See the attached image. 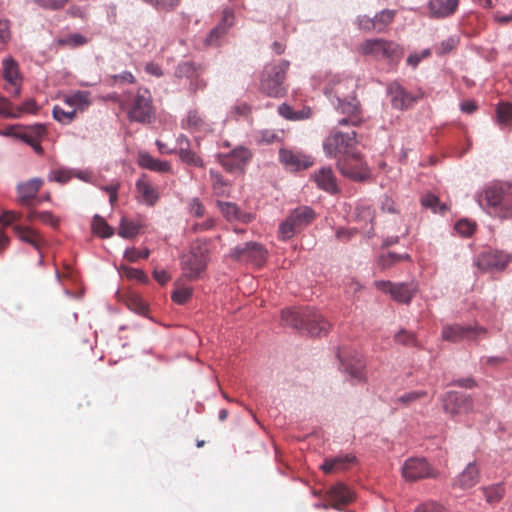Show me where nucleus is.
Wrapping results in <instances>:
<instances>
[{
	"mask_svg": "<svg viewBox=\"0 0 512 512\" xmlns=\"http://www.w3.org/2000/svg\"><path fill=\"white\" fill-rule=\"evenodd\" d=\"M477 201L492 217L500 220L512 218V183L494 182L487 185Z\"/></svg>",
	"mask_w": 512,
	"mask_h": 512,
	"instance_id": "f257e3e1",
	"label": "nucleus"
},
{
	"mask_svg": "<svg viewBox=\"0 0 512 512\" xmlns=\"http://www.w3.org/2000/svg\"><path fill=\"white\" fill-rule=\"evenodd\" d=\"M283 325L305 330L312 336L327 334L331 325L313 308H293L282 311Z\"/></svg>",
	"mask_w": 512,
	"mask_h": 512,
	"instance_id": "f03ea898",
	"label": "nucleus"
},
{
	"mask_svg": "<svg viewBox=\"0 0 512 512\" xmlns=\"http://www.w3.org/2000/svg\"><path fill=\"white\" fill-rule=\"evenodd\" d=\"M117 101L130 121L145 124L151 123L155 118L152 96L148 89L139 88L135 94H128Z\"/></svg>",
	"mask_w": 512,
	"mask_h": 512,
	"instance_id": "7ed1b4c3",
	"label": "nucleus"
},
{
	"mask_svg": "<svg viewBox=\"0 0 512 512\" xmlns=\"http://www.w3.org/2000/svg\"><path fill=\"white\" fill-rule=\"evenodd\" d=\"M357 134L355 131L342 132L333 129L323 141V150L330 158H345L357 151Z\"/></svg>",
	"mask_w": 512,
	"mask_h": 512,
	"instance_id": "20e7f679",
	"label": "nucleus"
},
{
	"mask_svg": "<svg viewBox=\"0 0 512 512\" xmlns=\"http://www.w3.org/2000/svg\"><path fill=\"white\" fill-rule=\"evenodd\" d=\"M289 62L281 60L279 63L265 67L261 77L260 89L270 97H281L285 94L284 80Z\"/></svg>",
	"mask_w": 512,
	"mask_h": 512,
	"instance_id": "39448f33",
	"label": "nucleus"
},
{
	"mask_svg": "<svg viewBox=\"0 0 512 512\" xmlns=\"http://www.w3.org/2000/svg\"><path fill=\"white\" fill-rule=\"evenodd\" d=\"M314 218L315 213L311 208L307 206L296 208L279 225L278 237L283 241L291 239L296 233L308 226Z\"/></svg>",
	"mask_w": 512,
	"mask_h": 512,
	"instance_id": "423d86ee",
	"label": "nucleus"
},
{
	"mask_svg": "<svg viewBox=\"0 0 512 512\" xmlns=\"http://www.w3.org/2000/svg\"><path fill=\"white\" fill-rule=\"evenodd\" d=\"M209 249L206 243H193L190 251L182 256L181 264L186 277L196 279L204 271L208 262Z\"/></svg>",
	"mask_w": 512,
	"mask_h": 512,
	"instance_id": "0eeeda50",
	"label": "nucleus"
},
{
	"mask_svg": "<svg viewBox=\"0 0 512 512\" xmlns=\"http://www.w3.org/2000/svg\"><path fill=\"white\" fill-rule=\"evenodd\" d=\"M358 51L376 59H399L403 54L398 44L385 39H367L360 44Z\"/></svg>",
	"mask_w": 512,
	"mask_h": 512,
	"instance_id": "6e6552de",
	"label": "nucleus"
},
{
	"mask_svg": "<svg viewBox=\"0 0 512 512\" xmlns=\"http://www.w3.org/2000/svg\"><path fill=\"white\" fill-rule=\"evenodd\" d=\"M336 166L344 177L353 181H364L370 177V169L358 150L339 159Z\"/></svg>",
	"mask_w": 512,
	"mask_h": 512,
	"instance_id": "1a4fd4ad",
	"label": "nucleus"
},
{
	"mask_svg": "<svg viewBox=\"0 0 512 512\" xmlns=\"http://www.w3.org/2000/svg\"><path fill=\"white\" fill-rule=\"evenodd\" d=\"M267 250L257 242H247L231 249L230 257L236 261L261 267L267 260Z\"/></svg>",
	"mask_w": 512,
	"mask_h": 512,
	"instance_id": "9d476101",
	"label": "nucleus"
},
{
	"mask_svg": "<svg viewBox=\"0 0 512 512\" xmlns=\"http://www.w3.org/2000/svg\"><path fill=\"white\" fill-rule=\"evenodd\" d=\"M336 110L346 115L338 121L341 126H359L364 122L362 107L355 94L343 100L337 99Z\"/></svg>",
	"mask_w": 512,
	"mask_h": 512,
	"instance_id": "9b49d317",
	"label": "nucleus"
},
{
	"mask_svg": "<svg viewBox=\"0 0 512 512\" xmlns=\"http://www.w3.org/2000/svg\"><path fill=\"white\" fill-rule=\"evenodd\" d=\"M487 333L482 327L463 326L459 324H447L443 326L442 338L449 342H459L462 340L476 341Z\"/></svg>",
	"mask_w": 512,
	"mask_h": 512,
	"instance_id": "f8f14e48",
	"label": "nucleus"
},
{
	"mask_svg": "<svg viewBox=\"0 0 512 512\" xmlns=\"http://www.w3.org/2000/svg\"><path fill=\"white\" fill-rule=\"evenodd\" d=\"M2 77L5 80L4 89L13 97H19L22 89L23 77L18 63L11 57L2 62Z\"/></svg>",
	"mask_w": 512,
	"mask_h": 512,
	"instance_id": "ddd939ff",
	"label": "nucleus"
},
{
	"mask_svg": "<svg viewBox=\"0 0 512 512\" xmlns=\"http://www.w3.org/2000/svg\"><path fill=\"white\" fill-rule=\"evenodd\" d=\"M251 156L252 154L247 148L239 146L229 153L219 154L218 159L226 171L233 172L243 170L244 166L250 161Z\"/></svg>",
	"mask_w": 512,
	"mask_h": 512,
	"instance_id": "4468645a",
	"label": "nucleus"
},
{
	"mask_svg": "<svg viewBox=\"0 0 512 512\" xmlns=\"http://www.w3.org/2000/svg\"><path fill=\"white\" fill-rule=\"evenodd\" d=\"M511 261V256L499 250H486L479 254L477 258V266L483 271H490L493 269H504Z\"/></svg>",
	"mask_w": 512,
	"mask_h": 512,
	"instance_id": "2eb2a0df",
	"label": "nucleus"
},
{
	"mask_svg": "<svg viewBox=\"0 0 512 512\" xmlns=\"http://www.w3.org/2000/svg\"><path fill=\"white\" fill-rule=\"evenodd\" d=\"M442 401L444 411L452 416L467 413L473 406L469 395L453 391L448 392Z\"/></svg>",
	"mask_w": 512,
	"mask_h": 512,
	"instance_id": "dca6fc26",
	"label": "nucleus"
},
{
	"mask_svg": "<svg viewBox=\"0 0 512 512\" xmlns=\"http://www.w3.org/2000/svg\"><path fill=\"white\" fill-rule=\"evenodd\" d=\"M402 475L408 481H416L426 477H434L432 469L425 459L410 458L402 467Z\"/></svg>",
	"mask_w": 512,
	"mask_h": 512,
	"instance_id": "f3484780",
	"label": "nucleus"
},
{
	"mask_svg": "<svg viewBox=\"0 0 512 512\" xmlns=\"http://www.w3.org/2000/svg\"><path fill=\"white\" fill-rule=\"evenodd\" d=\"M356 88L357 84L353 78L334 76L330 79L325 93L343 100L349 95H354Z\"/></svg>",
	"mask_w": 512,
	"mask_h": 512,
	"instance_id": "a211bd4d",
	"label": "nucleus"
},
{
	"mask_svg": "<svg viewBox=\"0 0 512 512\" xmlns=\"http://www.w3.org/2000/svg\"><path fill=\"white\" fill-rule=\"evenodd\" d=\"M43 184L42 178H32L18 183L16 186L17 202L23 206L30 207Z\"/></svg>",
	"mask_w": 512,
	"mask_h": 512,
	"instance_id": "6ab92c4d",
	"label": "nucleus"
},
{
	"mask_svg": "<svg viewBox=\"0 0 512 512\" xmlns=\"http://www.w3.org/2000/svg\"><path fill=\"white\" fill-rule=\"evenodd\" d=\"M375 287L385 293H389L391 297L400 303H409L413 296V290L408 284H394L390 281H375Z\"/></svg>",
	"mask_w": 512,
	"mask_h": 512,
	"instance_id": "aec40b11",
	"label": "nucleus"
},
{
	"mask_svg": "<svg viewBox=\"0 0 512 512\" xmlns=\"http://www.w3.org/2000/svg\"><path fill=\"white\" fill-rule=\"evenodd\" d=\"M279 159L282 164L292 171L306 169L313 164L310 156L289 149H281L279 151Z\"/></svg>",
	"mask_w": 512,
	"mask_h": 512,
	"instance_id": "412c9836",
	"label": "nucleus"
},
{
	"mask_svg": "<svg viewBox=\"0 0 512 512\" xmlns=\"http://www.w3.org/2000/svg\"><path fill=\"white\" fill-rule=\"evenodd\" d=\"M327 498L329 504H323V508L328 509V507L331 506L332 508L339 510L342 506L353 501L354 494L346 485L338 483L330 488Z\"/></svg>",
	"mask_w": 512,
	"mask_h": 512,
	"instance_id": "4be33fe9",
	"label": "nucleus"
},
{
	"mask_svg": "<svg viewBox=\"0 0 512 512\" xmlns=\"http://www.w3.org/2000/svg\"><path fill=\"white\" fill-rule=\"evenodd\" d=\"M338 358L344 371L348 373L353 379L359 382H364L366 380L365 364L359 355L353 356L351 359H347L344 352L340 351L338 353Z\"/></svg>",
	"mask_w": 512,
	"mask_h": 512,
	"instance_id": "5701e85b",
	"label": "nucleus"
},
{
	"mask_svg": "<svg viewBox=\"0 0 512 512\" xmlns=\"http://www.w3.org/2000/svg\"><path fill=\"white\" fill-rule=\"evenodd\" d=\"M233 20V12L229 9L224 10L220 23L210 31L205 40V44L208 46L219 45L220 39L226 35L230 27L233 25Z\"/></svg>",
	"mask_w": 512,
	"mask_h": 512,
	"instance_id": "b1692460",
	"label": "nucleus"
},
{
	"mask_svg": "<svg viewBox=\"0 0 512 512\" xmlns=\"http://www.w3.org/2000/svg\"><path fill=\"white\" fill-rule=\"evenodd\" d=\"M389 93L391 95L393 107L400 110L410 108L416 101L415 97H413L410 93H408L402 86H400L397 83L390 85Z\"/></svg>",
	"mask_w": 512,
	"mask_h": 512,
	"instance_id": "393cba45",
	"label": "nucleus"
},
{
	"mask_svg": "<svg viewBox=\"0 0 512 512\" xmlns=\"http://www.w3.org/2000/svg\"><path fill=\"white\" fill-rule=\"evenodd\" d=\"M355 461L356 457L354 455H339L334 458L325 459L321 469L326 474L341 472L347 470Z\"/></svg>",
	"mask_w": 512,
	"mask_h": 512,
	"instance_id": "a878e982",
	"label": "nucleus"
},
{
	"mask_svg": "<svg viewBox=\"0 0 512 512\" xmlns=\"http://www.w3.org/2000/svg\"><path fill=\"white\" fill-rule=\"evenodd\" d=\"M480 480L479 469L475 463H469L457 476L454 486L462 490L474 487Z\"/></svg>",
	"mask_w": 512,
	"mask_h": 512,
	"instance_id": "bb28decb",
	"label": "nucleus"
},
{
	"mask_svg": "<svg viewBox=\"0 0 512 512\" xmlns=\"http://www.w3.org/2000/svg\"><path fill=\"white\" fill-rule=\"evenodd\" d=\"M136 191L142 201L149 206H153L159 198L157 189L150 183L145 175H142L137 180Z\"/></svg>",
	"mask_w": 512,
	"mask_h": 512,
	"instance_id": "cd10ccee",
	"label": "nucleus"
},
{
	"mask_svg": "<svg viewBox=\"0 0 512 512\" xmlns=\"http://www.w3.org/2000/svg\"><path fill=\"white\" fill-rule=\"evenodd\" d=\"M313 179L320 189L331 194L338 192L336 178L331 168H321L314 173Z\"/></svg>",
	"mask_w": 512,
	"mask_h": 512,
	"instance_id": "c85d7f7f",
	"label": "nucleus"
},
{
	"mask_svg": "<svg viewBox=\"0 0 512 512\" xmlns=\"http://www.w3.org/2000/svg\"><path fill=\"white\" fill-rule=\"evenodd\" d=\"M13 231L19 237L21 241H24L36 250L40 251L45 241L42 236L34 229L30 227H23L21 225H15Z\"/></svg>",
	"mask_w": 512,
	"mask_h": 512,
	"instance_id": "c756f323",
	"label": "nucleus"
},
{
	"mask_svg": "<svg viewBox=\"0 0 512 512\" xmlns=\"http://www.w3.org/2000/svg\"><path fill=\"white\" fill-rule=\"evenodd\" d=\"M459 5V0H430L429 9L434 17L442 18L452 15Z\"/></svg>",
	"mask_w": 512,
	"mask_h": 512,
	"instance_id": "7c9ffc66",
	"label": "nucleus"
},
{
	"mask_svg": "<svg viewBox=\"0 0 512 512\" xmlns=\"http://www.w3.org/2000/svg\"><path fill=\"white\" fill-rule=\"evenodd\" d=\"M179 144V157L186 164L193 165L196 167H203L202 159L192 150H190V142L185 136L178 138Z\"/></svg>",
	"mask_w": 512,
	"mask_h": 512,
	"instance_id": "2f4dec72",
	"label": "nucleus"
},
{
	"mask_svg": "<svg viewBox=\"0 0 512 512\" xmlns=\"http://www.w3.org/2000/svg\"><path fill=\"white\" fill-rule=\"evenodd\" d=\"M217 206L219 207L222 215L228 221L240 220L246 223L251 220V215L241 212L238 206L234 203L218 201Z\"/></svg>",
	"mask_w": 512,
	"mask_h": 512,
	"instance_id": "473e14b6",
	"label": "nucleus"
},
{
	"mask_svg": "<svg viewBox=\"0 0 512 512\" xmlns=\"http://www.w3.org/2000/svg\"><path fill=\"white\" fill-rule=\"evenodd\" d=\"M90 96L91 94L88 91H75L64 95L62 99L65 104L75 110H85L91 104Z\"/></svg>",
	"mask_w": 512,
	"mask_h": 512,
	"instance_id": "72a5a7b5",
	"label": "nucleus"
},
{
	"mask_svg": "<svg viewBox=\"0 0 512 512\" xmlns=\"http://www.w3.org/2000/svg\"><path fill=\"white\" fill-rule=\"evenodd\" d=\"M181 125L182 128L191 132L206 131L209 128L208 123L197 110H190Z\"/></svg>",
	"mask_w": 512,
	"mask_h": 512,
	"instance_id": "f704fd0d",
	"label": "nucleus"
},
{
	"mask_svg": "<svg viewBox=\"0 0 512 512\" xmlns=\"http://www.w3.org/2000/svg\"><path fill=\"white\" fill-rule=\"evenodd\" d=\"M138 163L141 167L155 172L166 173L171 170V165L168 161L156 159L148 153L140 154Z\"/></svg>",
	"mask_w": 512,
	"mask_h": 512,
	"instance_id": "c9c22d12",
	"label": "nucleus"
},
{
	"mask_svg": "<svg viewBox=\"0 0 512 512\" xmlns=\"http://www.w3.org/2000/svg\"><path fill=\"white\" fill-rule=\"evenodd\" d=\"M356 219L360 224L359 228L365 234L373 231L374 211L369 206H361L356 209Z\"/></svg>",
	"mask_w": 512,
	"mask_h": 512,
	"instance_id": "e433bc0d",
	"label": "nucleus"
},
{
	"mask_svg": "<svg viewBox=\"0 0 512 512\" xmlns=\"http://www.w3.org/2000/svg\"><path fill=\"white\" fill-rule=\"evenodd\" d=\"M143 227L140 221H133L126 217H122L118 230V235L125 239L137 236Z\"/></svg>",
	"mask_w": 512,
	"mask_h": 512,
	"instance_id": "4c0bfd02",
	"label": "nucleus"
},
{
	"mask_svg": "<svg viewBox=\"0 0 512 512\" xmlns=\"http://www.w3.org/2000/svg\"><path fill=\"white\" fill-rule=\"evenodd\" d=\"M47 130L44 125L36 124L30 127L23 129L18 137L22 139L27 144H32L37 140H41V138L46 134Z\"/></svg>",
	"mask_w": 512,
	"mask_h": 512,
	"instance_id": "58836bf2",
	"label": "nucleus"
},
{
	"mask_svg": "<svg viewBox=\"0 0 512 512\" xmlns=\"http://www.w3.org/2000/svg\"><path fill=\"white\" fill-rule=\"evenodd\" d=\"M87 43L88 39L85 36L78 33L69 34L56 40V45L58 47L76 48L79 46H83Z\"/></svg>",
	"mask_w": 512,
	"mask_h": 512,
	"instance_id": "ea45409f",
	"label": "nucleus"
},
{
	"mask_svg": "<svg viewBox=\"0 0 512 512\" xmlns=\"http://www.w3.org/2000/svg\"><path fill=\"white\" fill-rule=\"evenodd\" d=\"M92 230L102 238H108L113 235V228L100 216L95 215L92 221Z\"/></svg>",
	"mask_w": 512,
	"mask_h": 512,
	"instance_id": "a19ab883",
	"label": "nucleus"
},
{
	"mask_svg": "<svg viewBox=\"0 0 512 512\" xmlns=\"http://www.w3.org/2000/svg\"><path fill=\"white\" fill-rule=\"evenodd\" d=\"M177 77L192 79L201 76V69L191 62L180 63L175 71Z\"/></svg>",
	"mask_w": 512,
	"mask_h": 512,
	"instance_id": "79ce46f5",
	"label": "nucleus"
},
{
	"mask_svg": "<svg viewBox=\"0 0 512 512\" xmlns=\"http://www.w3.org/2000/svg\"><path fill=\"white\" fill-rule=\"evenodd\" d=\"M279 114L288 119V120H299L308 118L311 114L310 109L302 110V111H294L289 105L287 104H281L278 107Z\"/></svg>",
	"mask_w": 512,
	"mask_h": 512,
	"instance_id": "37998d69",
	"label": "nucleus"
},
{
	"mask_svg": "<svg viewBox=\"0 0 512 512\" xmlns=\"http://www.w3.org/2000/svg\"><path fill=\"white\" fill-rule=\"evenodd\" d=\"M127 306L131 311L140 315H145L148 312V304L141 296L136 294L128 297Z\"/></svg>",
	"mask_w": 512,
	"mask_h": 512,
	"instance_id": "c03bdc74",
	"label": "nucleus"
},
{
	"mask_svg": "<svg viewBox=\"0 0 512 512\" xmlns=\"http://www.w3.org/2000/svg\"><path fill=\"white\" fill-rule=\"evenodd\" d=\"M486 501L490 504L499 502L505 493L504 486L502 484L492 485L483 489Z\"/></svg>",
	"mask_w": 512,
	"mask_h": 512,
	"instance_id": "a18cd8bd",
	"label": "nucleus"
},
{
	"mask_svg": "<svg viewBox=\"0 0 512 512\" xmlns=\"http://www.w3.org/2000/svg\"><path fill=\"white\" fill-rule=\"evenodd\" d=\"M512 120V103H501L497 107V122L501 126H508Z\"/></svg>",
	"mask_w": 512,
	"mask_h": 512,
	"instance_id": "49530a36",
	"label": "nucleus"
},
{
	"mask_svg": "<svg viewBox=\"0 0 512 512\" xmlns=\"http://www.w3.org/2000/svg\"><path fill=\"white\" fill-rule=\"evenodd\" d=\"M396 11L395 10H382L380 13L375 15V23L377 24V31H384L385 28L392 23L394 20Z\"/></svg>",
	"mask_w": 512,
	"mask_h": 512,
	"instance_id": "de8ad7c7",
	"label": "nucleus"
},
{
	"mask_svg": "<svg viewBox=\"0 0 512 512\" xmlns=\"http://www.w3.org/2000/svg\"><path fill=\"white\" fill-rule=\"evenodd\" d=\"M458 44L459 38L457 36L448 37L435 46V52L439 56L448 54L453 51Z\"/></svg>",
	"mask_w": 512,
	"mask_h": 512,
	"instance_id": "09e8293b",
	"label": "nucleus"
},
{
	"mask_svg": "<svg viewBox=\"0 0 512 512\" xmlns=\"http://www.w3.org/2000/svg\"><path fill=\"white\" fill-rule=\"evenodd\" d=\"M53 118L62 123V124H69L71 123L75 117H76V110L72 109L69 111H65L60 106L55 105L52 110Z\"/></svg>",
	"mask_w": 512,
	"mask_h": 512,
	"instance_id": "8fccbe9b",
	"label": "nucleus"
},
{
	"mask_svg": "<svg viewBox=\"0 0 512 512\" xmlns=\"http://www.w3.org/2000/svg\"><path fill=\"white\" fill-rule=\"evenodd\" d=\"M427 397V392L424 390L419 391H410L407 392L397 398V402L404 406H409L410 404L421 400L422 398Z\"/></svg>",
	"mask_w": 512,
	"mask_h": 512,
	"instance_id": "3c124183",
	"label": "nucleus"
},
{
	"mask_svg": "<svg viewBox=\"0 0 512 512\" xmlns=\"http://www.w3.org/2000/svg\"><path fill=\"white\" fill-rule=\"evenodd\" d=\"M421 203L424 207L431 208L434 212H441L447 210V207L445 204L440 205L439 198L433 194H427L422 197Z\"/></svg>",
	"mask_w": 512,
	"mask_h": 512,
	"instance_id": "603ef678",
	"label": "nucleus"
},
{
	"mask_svg": "<svg viewBox=\"0 0 512 512\" xmlns=\"http://www.w3.org/2000/svg\"><path fill=\"white\" fill-rule=\"evenodd\" d=\"M212 178V186L213 190L217 195H226L228 192V183L224 180V178L214 171H210Z\"/></svg>",
	"mask_w": 512,
	"mask_h": 512,
	"instance_id": "864d4df0",
	"label": "nucleus"
},
{
	"mask_svg": "<svg viewBox=\"0 0 512 512\" xmlns=\"http://www.w3.org/2000/svg\"><path fill=\"white\" fill-rule=\"evenodd\" d=\"M395 342L405 346H416L417 341L415 335L405 329H401L394 336Z\"/></svg>",
	"mask_w": 512,
	"mask_h": 512,
	"instance_id": "5fc2aeb1",
	"label": "nucleus"
},
{
	"mask_svg": "<svg viewBox=\"0 0 512 512\" xmlns=\"http://www.w3.org/2000/svg\"><path fill=\"white\" fill-rule=\"evenodd\" d=\"M15 107L9 99L0 95V115L10 118H19V113L15 114Z\"/></svg>",
	"mask_w": 512,
	"mask_h": 512,
	"instance_id": "6e6d98bb",
	"label": "nucleus"
},
{
	"mask_svg": "<svg viewBox=\"0 0 512 512\" xmlns=\"http://www.w3.org/2000/svg\"><path fill=\"white\" fill-rule=\"evenodd\" d=\"M150 255V251L148 249H144L140 251L136 248H129L124 253V258L128 262H136L139 259H146Z\"/></svg>",
	"mask_w": 512,
	"mask_h": 512,
	"instance_id": "4d7b16f0",
	"label": "nucleus"
},
{
	"mask_svg": "<svg viewBox=\"0 0 512 512\" xmlns=\"http://www.w3.org/2000/svg\"><path fill=\"white\" fill-rule=\"evenodd\" d=\"M38 110L39 108L36 101L34 99H28L22 105L15 107V114L19 112L20 118L25 113L36 114Z\"/></svg>",
	"mask_w": 512,
	"mask_h": 512,
	"instance_id": "13d9d810",
	"label": "nucleus"
},
{
	"mask_svg": "<svg viewBox=\"0 0 512 512\" xmlns=\"http://www.w3.org/2000/svg\"><path fill=\"white\" fill-rule=\"evenodd\" d=\"M475 228H476L475 224L469 222L468 220H459L455 224L456 231L460 235L465 236V237L471 236L474 233Z\"/></svg>",
	"mask_w": 512,
	"mask_h": 512,
	"instance_id": "bf43d9fd",
	"label": "nucleus"
},
{
	"mask_svg": "<svg viewBox=\"0 0 512 512\" xmlns=\"http://www.w3.org/2000/svg\"><path fill=\"white\" fill-rule=\"evenodd\" d=\"M403 258L408 259V255L401 256L394 253H389L388 255H382L379 259V265L382 269H386L392 264L402 260Z\"/></svg>",
	"mask_w": 512,
	"mask_h": 512,
	"instance_id": "052dcab7",
	"label": "nucleus"
},
{
	"mask_svg": "<svg viewBox=\"0 0 512 512\" xmlns=\"http://www.w3.org/2000/svg\"><path fill=\"white\" fill-rule=\"evenodd\" d=\"M22 217V213L16 211H3L0 216V223L4 226H10L16 221H19Z\"/></svg>",
	"mask_w": 512,
	"mask_h": 512,
	"instance_id": "680f3d73",
	"label": "nucleus"
},
{
	"mask_svg": "<svg viewBox=\"0 0 512 512\" xmlns=\"http://www.w3.org/2000/svg\"><path fill=\"white\" fill-rule=\"evenodd\" d=\"M36 3L44 9L59 10L68 3V0H36Z\"/></svg>",
	"mask_w": 512,
	"mask_h": 512,
	"instance_id": "e2e57ef3",
	"label": "nucleus"
},
{
	"mask_svg": "<svg viewBox=\"0 0 512 512\" xmlns=\"http://www.w3.org/2000/svg\"><path fill=\"white\" fill-rule=\"evenodd\" d=\"M430 56L431 50L424 49L421 53H414L409 55V57L407 58V64L413 68H416L423 59H426Z\"/></svg>",
	"mask_w": 512,
	"mask_h": 512,
	"instance_id": "0e129e2a",
	"label": "nucleus"
},
{
	"mask_svg": "<svg viewBox=\"0 0 512 512\" xmlns=\"http://www.w3.org/2000/svg\"><path fill=\"white\" fill-rule=\"evenodd\" d=\"M48 179L49 181H55L64 184L71 179V175L67 170H55L49 174Z\"/></svg>",
	"mask_w": 512,
	"mask_h": 512,
	"instance_id": "69168bd1",
	"label": "nucleus"
},
{
	"mask_svg": "<svg viewBox=\"0 0 512 512\" xmlns=\"http://www.w3.org/2000/svg\"><path fill=\"white\" fill-rule=\"evenodd\" d=\"M192 295V290L189 288H180L176 290L173 295L172 299L177 304H184Z\"/></svg>",
	"mask_w": 512,
	"mask_h": 512,
	"instance_id": "338daca9",
	"label": "nucleus"
},
{
	"mask_svg": "<svg viewBox=\"0 0 512 512\" xmlns=\"http://www.w3.org/2000/svg\"><path fill=\"white\" fill-rule=\"evenodd\" d=\"M415 512H447V510L438 503L430 502L420 505Z\"/></svg>",
	"mask_w": 512,
	"mask_h": 512,
	"instance_id": "774afa93",
	"label": "nucleus"
}]
</instances>
